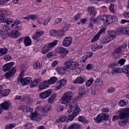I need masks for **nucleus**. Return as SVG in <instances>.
Returning a JSON list of instances; mask_svg holds the SVG:
<instances>
[{
    "label": "nucleus",
    "instance_id": "f257e3e1",
    "mask_svg": "<svg viewBox=\"0 0 129 129\" xmlns=\"http://www.w3.org/2000/svg\"><path fill=\"white\" fill-rule=\"evenodd\" d=\"M63 65L64 67H58L56 68V71L59 75L66 74V72L70 73L73 72L75 69L77 73H80L81 72V70L77 68L78 63L74 60H70L65 61Z\"/></svg>",
    "mask_w": 129,
    "mask_h": 129
},
{
    "label": "nucleus",
    "instance_id": "f03ea898",
    "mask_svg": "<svg viewBox=\"0 0 129 129\" xmlns=\"http://www.w3.org/2000/svg\"><path fill=\"white\" fill-rule=\"evenodd\" d=\"M117 115H114L112 117L113 121H115L119 118V119H123V118H128L129 117V108H124V109L118 111Z\"/></svg>",
    "mask_w": 129,
    "mask_h": 129
},
{
    "label": "nucleus",
    "instance_id": "7ed1b4c3",
    "mask_svg": "<svg viewBox=\"0 0 129 129\" xmlns=\"http://www.w3.org/2000/svg\"><path fill=\"white\" fill-rule=\"evenodd\" d=\"M98 20H101L103 22L104 24L106 25H109L112 24L115 20H116V17L111 16V15H108L107 16L105 15H101L98 18Z\"/></svg>",
    "mask_w": 129,
    "mask_h": 129
},
{
    "label": "nucleus",
    "instance_id": "20e7f679",
    "mask_svg": "<svg viewBox=\"0 0 129 129\" xmlns=\"http://www.w3.org/2000/svg\"><path fill=\"white\" fill-rule=\"evenodd\" d=\"M72 98H73V93H72V92H66L62 95L61 103L62 104H67V103H69L71 101Z\"/></svg>",
    "mask_w": 129,
    "mask_h": 129
},
{
    "label": "nucleus",
    "instance_id": "39448f33",
    "mask_svg": "<svg viewBox=\"0 0 129 129\" xmlns=\"http://www.w3.org/2000/svg\"><path fill=\"white\" fill-rule=\"evenodd\" d=\"M58 44V40H55L52 42L49 43L47 45H45L42 48L41 52L42 54H46L52 48H54Z\"/></svg>",
    "mask_w": 129,
    "mask_h": 129
},
{
    "label": "nucleus",
    "instance_id": "423d86ee",
    "mask_svg": "<svg viewBox=\"0 0 129 129\" xmlns=\"http://www.w3.org/2000/svg\"><path fill=\"white\" fill-rule=\"evenodd\" d=\"M94 119L96 123H99L101 122L102 120L108 121V123H109V116L105 113L99 114L96 117L94 118Z\"/></svg>",
    "mask_w": 129,
    "mask_h": 129
},
{
    "label": "nucleus",
    "instance_id": "0eeeda50",
    "mask_svg": "<svg viewBox=\"0 0 129 129\" xmlns=\"http://www.w3.org/2000/svg\"><path fill=\"white\" fill-rule=\"evenodd\" d=\"M121 31H120V27L118 28L116 30H109L108 31V34L111 40L112 41L114 39V37L117 35H120Z\"/></svg>",
    "mask_w": 129,
    "mask_h": 129
},
{
    "label": "nucleus",
    "instance_id": "6e6552de",
    "mask_svg": "<svg viewBox=\"0 0 129 129\" xmlns=\"http://www.w3.org/2000/svg\"><path fill=\"white\" fill-rule=\"evenodd\" d=\"M20 77L19 78L18 81H19L22 85V86H25V85H28L29 83H30V81L31 80V78H22L23 76V73H20Z\"/></svg>",
    "mask_w": 129,
    "mask_h": 129
},
{
    "label": "nucleus",
    "instance_id": "1a4fd4ad",
    "mask_svg": "<svg viewBox=\"0 0 129 129\" xmlns=\"http://www.w3.org/2000/svg\"><path fill=\"white\" fill-rule=\"evenodd\" d=\"M81 110H80V108H79V106L78 105H77L75 110L73 111V114L71 115H69V119H70L71 121H72L74 118H75V117L77 116V114L80 112Z\"/></svg>",
    "mask_w": 129,
    "mask_h": 129
},
{
    "label": "nucleus",
    "instance_id": "9d476101",
    "mask_svg": "<svg viewBox=\"0 0 129 129\" xmlns=\"http://www.w3.org/2000/svg\"><path fill=\"white\" fill-rule=\"evenodd\" d=\"M16 72H17V69L15 67L13 68L11 70L9 71L8 72H7L5 74V78L10 80L11 77H13V76L15 75Z\"/></svg>",
    "mask_w": 129,
    "mask_h": 129
},
{
    "label": "nucleus",
    "instance_id": "9b49d317",
    "mask_svg": "<svg viewBox=\"0 0 129 129\" xmlns=\"http://www.w3.org/2000/svg\"><path fill=\"white\" fill-rule=\"evenodd\" d=\"M127 47V43L126 42L123 43L122 45H119L118 47L116 48L114 51L116 53L119 54V53H121V52H123L124 51V49Z\"/></svg>",
    "mask_w": 129,
    "mask_h": 129
},
{
    "label": "nucleus",
    "instance_id": "f8f14e48",
    "mask_svg": "<svg viewBox=\"0 0 129 129\" xmlns=\"http://www.w3.org/2000/svg\"><path fill=\"white\" fill-rule=\"evenodd\" d=\"M50 36H53V37H61L62 36V31L56 30L54 29H51L49 31Z\"/></svg>",
    "mask_w": 129,
    "mask_h": 129
},
{
    "label": "nucleus",
    "instance_id": "ddd939ff",
    "mask_svg": "<svg viewBox=\"0 0 129 129\" xmlns=\"http://www.w3.org/2000/svg\"><path fill=\"white\" fill-rule=\"evenodd\" d=\"M72 43V37H67L64 38L62 42V45L64 47H69Z\"/></svg>",
    "mask_w": 129,
    "mask_h": 129
},
{
    "label": "nucleus",
    "instance_id": "4468645a",
    "mask_svg": "<svg viewBox=\"0 0 129 129\" xmlns=\"http://www.w3.org/2000/svg\"><path fill=\"white\" fill-rule=\"evenodd\" d=\"M55 52L58 54H68L69 51L67 48L63 47H58L55 49Z\"/></svg>",
    "mask_w": 129,
    "mask_h": 129
},
{
    "label": "nucleus",
    "instance_id": "2eb2a0df",
    "mask_svg": "<svg viewBox=\"0 0 129 129\" xmlns=\"http://www.w3.org/2000/svg\"><path fill=\"white\" fill-rule=\"evenodd\" d=\"M2 109L4 110H9L10 107L12 105L11 102L9 101H6L0 104Z\"/></svg>",
    "mask_w": 129,
    "mask_h": 129
},
{
    "label": "nucleus",
    "instance_id": "dca6fc26",
    "mask_svg": "<svg viewBox=\"0 0 129 129\" xmlns=\"http://www.w3.org/2000/svg\"><path fill=\"white\" fill-rule=\"evenodd\" d=\"M86 81L85 77H79L73 81V83L78 84H83Z\"/></svg>",
    "mask_w": 129,
    "mask_h": 129
},
{
    "label": "nucleus",
    "instance_id": "f3484780",
    "mask_svg": "<svg viewBox=\"0 0 129 129\" xmlns=\"http://www.w3.org/2000/svg\"><path fill=\"white\" fill-rule=\"evenodd\" d=\"M52 92L50 90H47L44 92H42L40 94V98L41 99H45L47 97H49L51 95Z\"/></svg>",
    "mask_w": 129,
    "mask_h": 129
},
{
    "label": "nucleus",
    "instance_id": "a211bd4d",
    "mask_svg": "<svg viewBox=\"0 0 129 129\" xmlns=\"http://www.w3.org/2000/svg\"><path fill=\"white\" fill-rule=\"evenodd\" d=\"M14 64H15V62L12 61L11 62H9L8 63H6L3 67V70L4 72H7V71H9L10 69L14 66Z\"/></svg>",
    "mask_w": 129,
    "mask_h": 129
},
{
    "label": "nucleus",
    "instance_id": "6ab92c4d",
    "mask_svg": "<svg viewBox=\"0 0 129 129\" xmlns=\"http://www.w3.org/2000/svg\"><path fill=\"white\" fill-rule=\"evenodd\" d=\"M14 22V20L11 18H7L5 16H2L0 18L1 23H7L8 25H11L12 23Z\"/></svg>",
    "mask_w": 129,
    "mask_h": 129
},
{
    "label": "nucleus",
    "instance_id": "aec40b11",
    "mask_svg": "<svg viewBox=\"0 0 129 129\" xmlns=\"http://www.w3.org/2000/svg\"><path fill=\"white\" fill-rule=\"evenodd\" d=\"M103 30H100L98 33H97L91 40V43H94V42H96V41L99 40V38H100V35H101L102 33H103Z\"/></svg>",
    "mask_w": 129,
    "mask_h": 129
},
{
    "label": "nucleus",
    "instance_id": "412c9836",
    "mask_svg": "<svg viewBox=\"0 0 129 129\" xmlns=\"http://www.w3.org/2000/svg\"><path fill=\"white\" fill-rule=\"evenodd\" d=\"M111 41H112L111 38H110L108 36H105L104 38H102L101 39L100 43V44L104 45L105 44H107V43H109V42H111Z\"/></svg>",
    "mask_w": 129,
    "mask_h": 129
},
{
    "label": "nucleus",
    "instance_id": "4be33fe9",
    "mask_svg": "<svg viewBox=\"0 0 129 129\" xmlns=\"http://www.w3.org/2000/svg\"><path fill=\"white\" fill-rule=\"evenodd\" d=\"M88 12L90 14V16L91 18H94L95 15H96V11L94 7H90L88 8Z\"/></svg>",
    "mask_w": 129,
    "mask_h": 129
},
{
    "label": "nucleus",
    "instance_id": "5701e85b",
    "mask_svg": "<svg viewBox=\"0 0 129 129\" xmlns=\"http://www.w3.org/2000/svg\"><path fill=\"white\" fill-rule=\"evenodd\" d=\"M49 86H50V85H49L47 81H45L40 83L38 88L39 89H45V88H47V87H49Z\"/></svg>",
    "mask_w": 129,
    "mask_h": 129
},
{
    "label": "nucleus",
    "instance_id": "b1692460",
    "mask_svg": "<svg viewBox=\"0 0 129 129\" xmlns=\"http://www.w3.org/2000/svg\"><path fill=\"white\" fill-rule=\"evenodd\" d=\"M24 43L25 46L26 47L28 46H31L32 45V40L31 38L28 36L24 37Z\"/></svg>",
    "mask_w": 129,
    "mask_h": 129
},
{
    "label": "nucleus",
    "instance_id": "393cba45",
    "mask_svg": "<svg viewBox=\"0 0 129 129\" xmlns=\"http://www.w3.org/2000/svg\"><path fill=\"white\" fill-rule=\"evenodd\" d=\"M10 36L11 38H18V37L21 36V33L18 31V30L15 31H12L11 32Z\"/></svg>",
    "mask_w": 129,
    "mask_h": 129
},
{
    "label": "nucleus",
    "instance_id": "a878e982",
    "mask_svg": "<svg viewBox=\"0 0 129 129\" xmlns=\"http://www.w3.org/2000/svg\"><path fill=\"white\" fill-rule=\"evenodd\" d=\"M66 83H67V81L66 80V78L61 79L59 83L60 85L56 87V90L61 89L62 86H64V85H66Z\"/></svg>",
    "mask_w": 129,
    "mask_h": 129
},
{
    "label": "nucleus",
    "instance_id": "bb28decb",
    "mask_svg": "<svg viewBox=\"0 0 129 129\" xmlns=\"http://www.w3.org/2000/svg\"><path fill=\"white\" fill-rule=\"evenodd\" d=\"M0 35L2 39H7L10 37V33L8 32H5L3 30L0 29Z\"/></svg>",
    "mask_w": 129,
    "mask_h": 129
},
{
    "label": "nucleus",
    "instance_id": "cd10ccee",
    "mask_svg": "<svg viewBox=\"0 0 129 129\" xmlns=\"http://www.w3.org/2000/svg\"><path fill=\"white\" fill-rule=\"evenodd\" d=\"M52 107V106L50 104H47L42 107V112H44V113H46L51 109V108Z\"/></svg>",
    "mask_w": 129,
    "mask_h": 129
},
{
    "label": "nucleus",
    "instance_id": "c85d7f7f",
    "mask_svg": "<svg viewBox=\"0 0 129 129\" xmlns=\"http://www.w3.org/2000/svg\"><path fill=\"white\" fill-rule=\"evenodd\" d=\"M41 80L40 79H35L30 84V87H36L38 85V82H40Z\"/></svg>",
    "mask_w": 129,
    "mask_h": 129
},
{
    "label": "nucleus",
    "instance_id": "c756f323",
    "mask_svg": "<svg viewBox=\"0 0 129 129\" xmlns=\"http://www.w3.org/2000/svg\"><path fill=\"white\" fill-rule=\"evenodd\" d=\"M58 80V78L56 77H52L49 80L47 81L49 85L50 84H54Z\"/></svg>",
    "mask_w": 129,
    "mask_h": 129
},
{
    "label": "nucleus",
    "instance_id": "7c9ffc66",
    "mask_svg": "<svg viewBox=\"0 0 129 129\" xmlns=\"http://www.w3.org/2000/svg\"><path fill=\"white\" fill-rule=\"evenodd\" d=\"M122 72L127 74V76L129 77V64H127L123 67L122 69Z\"/></svg>",
    "mask_w": 129,
    "mask_h": 129
},
{
    "label": "nucleus",
    "instance_id": "2f4dec72",
    "mask_svg": "<svg viewBox=\"0 0 129 129\" xmlns=\"http://www.w3.org/2000/svg\"><path fill=\"white\" fill-rule=\"evenodd\" d=\"M33 67L34 69H36V70H38V69H40V68L42 67V62H41V61H36L34 63Z\"/></svg>",
    "mask_w": 129,
    "mask_h": 129
},
{
    "label": "nucleus",
    "instance_id": "473e14b6",
    "mask_svg": "<svg viewBox=\"0 0 129 129\" xmlns=\"http://www.w3.org/2000/svg\"><path fill=\"white\" fill-rule=\"evenodd\" d=\"M120 30L121 31V34H126L129 35V27H127L126 28L120 27Z\"/></svg>",
    "mask_w": 129,
    "mask_h": 129
},
{
    "label": "nucleus",
    "instance_id": "72a5a7b5",
    "mask_svg": "<svg viewBox=\"0 0 129 129\" xmlns=\"http://www.w3.org/2000/svg\"><path fill=\"white\" fill-rule=\"evenodd\" d=\"M79 121H81V122H83V123H88V120L85 119V117L83 116H79L78 118Z\"/></svg>",
    "mask_w": 129,
    "mask_h": 129
},
{
    "label": "nucleus",
    "instance_id": "f704fd0d",
    "mask_svg": "<svg viewBox=\"0 0 129 129\" xmlns=\"http://www.w3.org/2000/svg\"><path fill=\"white\" fill-rule=\"evenodd\" d=\"M94 81V79H93V78H90V79L87 81L86 83V86H87L88 87H90V86H91V85H92V83H93Z\"/></svg>",
    "mask_w": 129,
    "mask_h": 129
},
{
    "label": "nucleus",
    "instance_id": "c9c22d12",
    "mask_svg": "<svg viewBox=\"0 0 129 129\" xmlns=\"http://www.w3.org/2000/svg\"><path fill=\"white\" fill-rule=\"evenodd\" d=\"M103 84V82L102 81V80H101V79L100 78H97L95 81V84H96V85H97L98 86H101Z\"/></svg>",
    "mask_w": 129,
    "mask_h": 129
},
{
    "label": "nucleus",
    "instance_id": "e433bc0d",
    "mask_svg": "<svg viewBox=\"0 0 129 129\" xmlns=\"http://www.w3.org/2000/svg\"><path fill=\"white\" fill-rule=\"evenodd\" d=\"M80 125L77 123H74L69 126L67 129H79Z\"/></svg>",
    "mask_w": 129,
    "mask_h": 129
},
{
    "label": "nucleus",
    "instance_id": "4c0bfd02",
    "mask_svg": "<svg viewBox=\"0 0 129 129\" xmlns=\"http://www.w3.org/2000/svg\"><path fill=\"white\" fill-rule=\"evenodd\" d=\"M8 53V49L7 48H0V56L6 55Z\"/></svg>",
    "mask_w": 129,
    "mask_h": 129
},
{
    "label": "nucleus",
    "instance_id": "58836bf2",
    "mask_svg": "<svg viewBox=\"0 0 129 129\" xmlns=\"http://www.w3.org/2000/svg\"><path fill=\"white\" fill-rule=\"evenodd\" d=\"M10 93H11V90L5 89L2 93V95H3V96H8V95H9Z\"/></svg>",
    "mask_w": 129,
    "mask_h": 129
},
{
    "label": "nucleus",
    "instance_id": "ea45409f",
    "mask_svg": "<svg viewBox=\"0 0 129 129\" xmlns=\"http://www.w3.org/2000/svg\"><path fill=\"white\" fill-rule=\"evenodd\" d=\"M9 12L6 10H0V16H8Z\"/></svg>",
    "mask_w": 129,
    "mask_h": 129
},
{
    "label": "nucleus",
    "instance_id": "a19ab883",
    "mask_svg": "<svg viewBox=\"0 0 129 129\" xmlns=\"http://www.w3.org/2000/svg\"><path fill=\"white\" fill-rule=\"evenodd\" d=\"M70 117H69V118H68L67 116H60V120L61 122H64V121H67V120H70V119H69Z\"/></svg>",
    "mask_w": 129,
    "mask_h": 129
},
{
    "label": "nucleus",
    "instance_id": "79ce46f5",
    "mask_svg": "<svg viewBox=\"0 0 129 129\" xmlns=\"http://www.w3.org/2000/svg\"><path fill=\"white\" fill-rule=\"evenodd\" d=\"M127 102H126L124 99L121 100L118 103V105H119V106H125V105H127Z\"/></svg>",
    "mask_w": 129,
    "mask_h": 129
},
{
    "label": "nucleus",
    "instance_id": "37998d69",
    "mask_svg": "<svg viewBox=\"0 0 129 129\" xmlns=\"http://www.w3.org/2000/svg\"><path fill=\"white\" fill-rule=\"evenodd\" d=\"M55 108L56 111L58 112L60 111H63V110H64V107H63V106H61L60 105H56Z\"/></svg>",
    "mask_w": 129,
    "mask_h": 129
},
{
    "label": "nucleus",
    "instance_id": "c03bdc74",
    "mask_svg": "<svg viewBox=\"0 0 129 129\" xmlns=\"http://www.w3.org/2000/svg\"><path fill=\"white\" fill-rule=\"evenodd\" d=\"M120 120L118 121V123L119 125H124L125 123H126L127 120L125 119V118L123 119H120Z\"/></svg>",
    "mask_w": 129,
    "mask_h": 129
},
{
    "label": "nucleus",
    "instance_id": "a18cd8bd",
    "mask_svg": "<svg viewBox=\"0 0 129 129\" xmlns=\"http://www.w3.org/2000/svg\"><path fill=\"white\" fill-rule=\"evenodd\" d=\"M85 93V89L84 88H80L79 90V95H84Z\"/></svg>",
    "mask_w": 129,
    "mask_h": 129
},
{
    "label": "nucleus",
    "instance_id": "49530a36",
    "mask_svg": "<svg viewBox=\"0 0 129 129\" xmlns=\"http://www.w3.org/2000/svg\"><path fill=\"white\" fill-rule=\"evenodd\" d=\"M20 24H21V21H20L19 20L16 19L14 22V24H13L11 25V28H14L15 26H17V25H20Z\"/></svg>",
    "mask_w": 129,
    "mask_h": 129
},
{
    "label": "nucleus",
    "instance_id": "de8ad7c7",
    "mask_svg": "<svg viewBox=\"0 0 129 129\" xmlns=\"http://www.w3.org/2000/svg\"><path fill=\"white\" fill-rule=\"evenodd\" d=\"M37 115H38V113L37 112V111L31 113V116L30 117L31 119H32V120L33 119H35V117H36Z\"/></svg>",
    "mask_w": 129,
    "mask_h": 129
},
{
    "label": "nucleus",
    "instance_id": "09e8293b",
    "mask_svg": "<svg viewBox=\"0 0 129 129\" xmlns=\"http://www.w3.org/2000/svg\"><path fill=\"white\" fill-rule=\"evenodd\" d=\"M86 68L87 70H91L94 68V66L91 64V63H89L87 65Z\"/></svg>",
    "mask_w": 129,
    "mask_h": 129
},
{
    "label": "nucleus",
    "instance_id": "8fccbe9b",
    "mask_svg": "<svg viewBox=\"0 0 129 129\" xmlns=\"http://www.w3.org/2000/svg\"><path fill=\"white\" fill-rule=\"evenodd\" d=\"M35 34L36 35H37L38 36H39L40 37V36L43 35V34H44V31L43 30H37L36 32H35Z\"/></svg>",
    "mask_w": 129,
    "mask_h": 129
},
{
    "label": "nucleus",
    "instance_id": "3c124183",
    "mask_svg": "<svg viewBox=\"0 0 129 129\" xmlns=\"http://www.w3.org/2000/svg\"><path fill=\"white\" fill-rule=\"evenodd\" d=\"M124 62H125V59H121L117 61V63L120 65V66H122V65L124 64Z\"/></svg>",
    "mask_w": 129,
    "mask_h": 129
},
{
    "label": "nucleus",
    "instance_id": "603ef678",
    "mask_svg": "<svg viewBox=\"0 0 129 129\" xmlns=\"http://www.w3.org/2000/svg\"><path fill=\"white\" fill-rule=\"evenodd\" d=\"M25 127L26 129H30L33 127V125H32L30 123H27L26 124H25Z\"/></svg>",
    "mask_w": 129,
    "mask_h": 129
},
{
    "label": "nucleus",
    "instance_id": "864d4df0",
    "mask_svg": "<svg viewBox=\"0 0 129 129\" xmlns=\"http://www.w3.org/2000/svg\"><path fill=\"white\" fill-rule=\"evenodd\" d=\"M115 91V88L113 87H110L107 90L108 93H113Z\"/></svg>",
    "mask_w": 129,
    "mask_h": 129
},
{
    "label": "nucleus",
    "instance_id": "5fc2aeb1",
    "mask_svg": "<svg viewBox=\"0 0 129 129\" xmlns=\"http://www.w3.org/2000/svg\"><path fill=\"white\" fill-rule=\"evenodd\" d=\"M86 56H87V58H90L92 55H93V52L92 51H88L85 53Z\"/></svg>",
    "mask_w": 129,
    "mask_h": 129
},
{
    "label": "nucleus",
    "instance_id": "6e6d98bb",
    "mask_svg": "<svg viewBox=\"0 0 129 129\" xmlns=\"http://www.w3.org/2000/svg\"><path fill=\"white\" fill-rule=\"evenodd\" d=\"M10 24H7L6 25H4L3 26V30H5V31H6V32H8V31H9L10 29Z\"/></svg>",
    "mask_w": 129,
    "mask_h": 129
},
{
    "label": "nucleus",
    "instance_id": "4d7b16f0",
    "mask_svg": "<svg viewBox=\"0 0 129 129\" xmlns=\"http://www.w3.org/2000/svg\"><path fill=\"white\" fill-rule=\"evenodd\" d=\"M50 21H51V18L48 17L47 18H46V19L43 23V25L47 26V25H48V23H49V22H50Z\"/></svg>",
    "mask_w": 129,
    "mask_h": 129
},
{
    "label": "nucleus",
    "instance_id": "13d9d810",
    "mask_svg": "<svg viewBox=\"0 0 129 129\" xmlns=\"http://www.w3.org/2000/svg\"><path fill=\"white\" fill-rule=\"evenodd\" d=\"M123 17L125 18V19H129V12L126 11L124 12L123 13Z\"/></svg>",
    "mask_w": 129,
    "mask_h": 129
},
{
    "label": "nucleus",
    "instance_id": "bf43d9fd",
    "mask_svg": "<svg viewBox=\"0 0 129 129\" xmlns=\"http://www.w3.org/2000/svg\"><path fill=\"white\" fill-rule=\"evenodd\" d=\"M69 107L70 109L68 110V111L69 113H71V112H72V111H73V108H74V107H73V106H72V105H69Z\"/></svg>",
    "mask_w": 129,
    "mask_h": 129
},
{
    "label": "nucleus",
    "instance_id": "052dcab7",
    "mask_svg": "<svg viewBox=\"0 0 129 129\" xmlns=\"http://www.w3.org/2000/svg\"><path fill=\"white\" fill-rule=\"evenodd\" d=\"M62 21V18H57L55 20V25H57L58 24H60Z\"/></svg>",
    "mask_w": 129,
    "mask_h": 129
},
{
    "label": "nucleus",
    "instance_id": "680f3d73",
    "mask_svg": "<svg viewBox=\"0 0 129 129\" xmlns=\"http://www.w3.org/2000/svg\"><path fill=\"white\" fill-rule=\"evenodd\" d=\"M112 55L114 57V58H118V53L117 52H116L114 50L112 53Z\"/></svg>",
    "mask_w": 129,
    "mask_h": 129
},
{
    "label": "nucleus",
    "instance_id": "e2e57ef3",
    "mask_svg": "<svg viewBox=\"0 0 129 129\" xmlns=\"http://www.w3.org/2000/svg\"><path fill=\"white\" fill-rule=\"evenodd\" d=\"M15 30H17V31H20L21 30H22V25H15Z\"/></svg>",
    "mask_w": 129,
    "mask_h": 129
},
{
    "label": "nucleus",
    "instance_id": "0e129e2a",
    "mask_svg": "<svg viewBox=\"0 0 129 129\" xmlns=\"http://www.w3.org/2000/svg\"><path fill=\"white\" fill-rule=\"evenodd\" d=\"M11 58H12V57H11V56L9 55H6L4 56V59L6 61H9V60H11Z\"/></svg>",
    "mask_w": 129,
    "mask_h": 129
},
{
    "label": "nucleus",
    "instance_id": "69168bd1",
    "mask_svg": "<svg viewBox=\"0 0 129 129\" xmlns=\"http://www.w3.org/2000/svg\"><path fill=\"white\" fill-rule=\"evenodd\" d=\"M29 18H30V20H35L37 18V15H29Z\"/></svg>",
    "mask_w": 129,
    "mask_h": 129
},
{
    "label": "nucleus",
    "instance_id": "338daca9",
    "mask_svg": "<svg viewBox=\"0 0 129 129\" xmlns=\"http://www.w3.org/2000/svg\"><path fill=\"white\" fill-rule=\"evenodd\" d=\"M103 112H108L109 111V109L107 107L103 108L101 109Z\"/></svg>",
    "mask_w": 129,
    "mask_h": 129
},
{
    "label": "nucleus",
    "instance_id": "774afa93",
    "mask_svg": "<svg viewBox=\"0 0 129 129\" xmlns=\"http://www.w3.org/2000/svg\"><path fill=\"white\" fill-rule=\"evenodd\" d=\"M122 71V69L118 68L114 70V72H116V73H120Z\"/></svg>",
    "mask_w": 129,
    "mask_h": 129
}]
</instances>
